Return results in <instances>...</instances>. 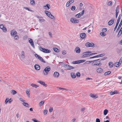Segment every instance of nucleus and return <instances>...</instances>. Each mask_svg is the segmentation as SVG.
<instances>
[{"mask_svg":"<svg viewBox=\"0 0 122 122\" xmlns=\"http://www.w3.org/2000/svg\"><path fill=\"white\" fill-rule=\"evenodd\" d=\"M93 62H93L92 63V66H101L102 65L100 59H98L92 61Z\"/></svg>","mask_w":122,"mask_h":122,"instance_id":"obj_1","label":"nucleus"},{"mask_svg":"<svg viewBox=\"0 0 122 122\" xmlns=\"http://www.w3.org/2000/svg\"><path fill=\"white\" fill-rule=\"evenodd\" d=\"M40 50L45 53H49L51 52V51L49 50L42 48L40 47L39 48Z\"/></svg>","mask_w":122,"mask_h":122,"instance_id":"obj_3","label":"nucleus"},{"mask_svg":"<svg viewBox=\"0 0 122 122\" xmlns=\"http://www.w3.org/2000/svg\"><path fill=\"white\" fill-rule=\"evenodd\" d=\"M108 112V110L107 109H105L104 111L103 112V114L104 115H106L107 114V113Z\"/></svg>","mask_w":122,"mask_h":122,"instance_id":"obj_34","label":"nucleus"},{"mask_svg":"<svg viewBox=\"0 0 122 122\" xmlns=\"http://www.w3.org/2000/svg\"><path fill=\"white\" fill-rule=\"evenodd\" d=\"M30 4L32 5H35V2L34 0H30Z\"/></svg>","mask_w":122,"mask_h":122,"instance_id":"obj_36","label":"nucleus"},{"mask_svg":"<svg viewBox=\"0 0 122 122\" xmlns=\"http://www.w3.org/2000/svg\"><path fill=\"white\" fill-rule=\"evenodd\" d=\"M51 70V68L49 66H47L44 69L43 72L44 74L45 75H47L48 74V72Z\"/></svg>","mask_w":122,"mask_h":122,"instance_id":"obj_2","label":"nucleus"},{"mask_svg":"<svg viewBox=\"0 0 122 122\" xmlns=\"http://www.w3.org/2000/svg\"><path fill=\"white\" fill-rule=\"evenodd\" d=\"M92 62H93L92 61H87L85 62L84 63V64H89Z\"/></svg>","mask_w":122,"mask_h":122,"instance_id":"obj_35","label":"nucleus"},{"mask_svg":"<svg viewBox=\"0 0 122 122\" xmlns=\"http://www.w3.org/2000/svg\"><path fill=\"white\" fill-rule=\"evenodd\" d=\"M100 34V35L102 36H105V35L104 34V33L103 32H101Z\"/></svg>","mask_w":122,"mask_h":122,"instance_id":"obj_50","label":"nucleus"},{"mask_svg":"<svg viewBox=\"0 0 122 122\" xmlns=\"http://www.w3.org/2000/svg\"><path fill=\"white\" fill-rule=\"evenodd\" d=\"M76 9L75 7L74 6H73L71 8V9L72 10H75Z\"/></svg>","mask_w":122,"mask_h":122,"instance_id":"obj_49","label":"nucleus"},{"mask_svg":"<svg viewBox=\"0 0 122 122\" xmlns=\"http://www.w3.org/2000/svg\"><path fill=\"white\" fill-rule=\"evenodd\" d=\"M35 56L38 59L39 58V57L40 56H39L37 54H35Z\"/></svg>","mask_w":122,"mask_h":122,"instance_id":"obj_61","label":"nucleus"},{"mask_svg":"<svg viewBox=\"0 0 122 122\" xmlns=\"http://www.w3.org/2000/svg\"><path fill=\"white\" fill-rule=\"evenodd\" d=\"M69 65L66 64H65L63 65V66L66 68L68 69Z\"/></svg>","mask_w":122,"mask_h":122,"instance_id":"obj_41","label":"nucleus"},{"mask_svg":"<svg viewBox=\"0 0 122 122\" xmlns=\"http://www.w3.org/2000/svg\"><path fill=\"white\" fill-rule=\"evenodd\" d=\"M80 74L79 72H77L76 74V75L77 77H79L80 76Z\"/></svg>","mask_w":122,"mask_h":122,"instance_id":"obj_47","label":"nucleus"},{"mask_svg":"<svg viewBox=\"0 0 122 122\" xmlns=\"http://www.w3.org/2000/svg\"><path fill=\"white\" fill-rule=\"evenodd\" d=\"M104 54H101L99 55H98L96 56V57H102L103 56H104Z\"/></svg>","mask_w":122,"mask_h":122,"instance_id":"obj_30","label":"nucleus"},{"mask_svg":"<svg viewBox=\"0 0 122 122\" xmlns=\"http://www.w3.org/2000/svg\"><path fill=\"white\" fill-rule=\"evenodd\" d=\"M16 33V31L15 30H13L11 31V35L12 36H14Z\"/></svg>","mask_w":122,"mask_h":122,"instance_id":"obj_14","label":"nucleus"},{"mask_svg":"<svg viewBox=\"0 0 122 122\" xmlns=\"http://www.w3.org/2000/svg\"><path fill=\"white\" fill-rule=\"evenodd\" d=\"M84 10H82L81 12L75 15V16L76 18H79L82 16L84 14Z\"/></svg>","mask_w":122,"mask_h":122,"instance_id":"obj_6","label":"nucleus"},{"mask_svg":"<svg viewBox=\"0 0 122 122\" xmlns=\"http://www.w3.org/2000/svg\"><path fill=\"white\" fill-rule=\"evenodd\" d=\"M59 74L57 72H55L53 75V76L55 77L58 78L59 76Z\"/></svg>","mask_w":122,"mask_h":122,"instance_id":"obj_11","label":"nucleus"},{"mask_svg":"<svg viewBox=\"0 0 122 122\" xmlns=\"http://www.w3.org/2000/svg\"><path fill=\"white\" fill-rule=\"evenodd\" d=\"M114 22V19H112L108 22V25L110 26L112 25L113 24Z\"/></svg>","mask_w":122,"mask_h":122,"instance_id":"obj_13","label":"nucleus"},{"mask_svg":"<svg viewBox=\"0 0 122 122\" xmlns=\"http://www.w3.org/2000/svg\"><path fill=\"white\" fill-rule=\"evenodd\" d=\"M34 67L35 69L37 70H39L40 68V66L37 64L35 65Z\"/></svg>","mask_w":122,"mask_h":122,"instance_id":"obj_16","label":"nucleus"},{"mask_svg":"<svg viewBox=\"0 0 122 122\" xmlns=\"http://www.w3.org/2000/svg\"><path fill=\"white\" fill-rule=\"evenodd\" d=\"M88 43H89V42H87L85 44V45L87 47H90V45L88 44Z\"/></svg>","mask_w":122,"mask_h":122,"instance_id":"obj_44","label":"nucleus"},{"mask_svg":"<svg viewBox=\"0 0 122 122\" xmlns=\"http://www.w3.org/2000/svg\"><path fill=\"white\" fill-rule=\"evenodd\" d=\"M112 2L111 1H110L108 3V5L109 6H110L112 5Z\"/></svg>","mask_w":122,"mask_h":122,"instance_id":"obj_51","label":"nucleus"},{"mask_svg":"<svg viewBox=\"0 0 122 122\" xmlns=\"http://www.w3.org/2000/svg\"><path fill=\"white\" fill-rule=\"evenodd\" d=\"M80 36L81 38L84 39L86 38V34L85 33H82L80 35Z\"/></svg>","mask_w":122,"mask_h":122,"instance_id":"obj_9","label":"nucleus"},{"mask_svg":"<svg viewBox=\"0 0 122 122\" xmlns=\"http://www.w3.org/2000/svg\"><path fill=\"white\" fill-rule=\"evenodd\" d=\"M45 12L46 15L49 17H50V15L51 14L50 12L47 10H45Z\"/></svg>","mask_w":122,"mask_h":122,"instance_id":"obj_19","label":"nucleus"},{"mask_svg":"<svg viewBox=\"0 0 122 122\" xmlns=\"http://www.w3.org/2000/svg\"><path fill=\"white\" fill-rule=\"evenodd\" d=\"M107 58V57H104L103 58H102L100 60V61H101L104 60L105 59H106Z\"/></svg>","mask_w":122,"mask_h":122,"instance_id":"obj_56","label":"nucleus"},{"mask_svg":"<svg viewBox=\"0 0 122 122\" xmlns=\"http://www.w3.org/2000/svg\"><path fill=\"white\" fill-rule=\"evenodd\" d=\"M19 36L18 35H15L14 36V39L15 40H18L19 39Z\"/></svg>","mask_w":122,"mask_h":122,"instance_id":"obj_40","label":"nucleus"},{"mask_svg":"<svg viewBox=\"0 0 122 122\" xmlns=\"http://www.w3.org/2000/svg\"><path fill=\"white\" fill-rule=\"evenodd\" d=\"M32 120L34 122H41L40 121L36 120V119H32Z\"/></svg>","mask_w":122,"mask_h":122,"instance_id":"obj_45","label":"nucleus"},{"mask_svg":"<svg viewBox=\"0 0 122 122\" xmlns=\"http://www.w3.org/2000/svg\"><path fill=\"white\" fill-rule=\"evenodd\" d=\"M88 44H89L90 45V47H92L94 46V44L93 43H88Z\"/></svg>","mask_w":122,"mask_h":122,"instance_id":"obj_42","label":"nucleus"},{"mask_svg":"<svg viewBox=\"0 0 122 122\" xmlns=\"http://www.w3.org/2000/svg\"><path fill=\"white\" fill-rule=\"evenodd\" d=\"M89 96L93 98L96 99L98 97V96L96 94L91 93L89 95Z\"/></svg>","mask_w":122,"mask_h":122,"instance_id":"obj_10","label":"nucleus"},{"mask_svg":"<svg viewBox=\"0 0 122 122\" xmlns=\"http://www.w3.org/2000/svg\"><path fill=\"white\" fill-rule=\"evenodd\" d=\"M45 21V20L43 19H39V21L40 22H44Z\"/></svg>","mask_w":122,"mask_h":122,"instance_id":"obj_46","label":"nucleus"},{"mask_svg":"<svg viewBox=\"0 0 122 122\" xmlns=\"http://www.w3.org/2000/svg\"><path fill=\"white\" fill-rule=\"evenodd\" d=\"M75 50L76 51V53H79L80 52V49L78 47L76 48Z\"/></svg>","mask_w":122,"mask_h":122,"instance_id":"obj_17","label":"nucleus"},{"mask_svg":"<svg viewBox=\"0 0 122 122\" xmlns=\"http://www.w3.org/2000/svg\"><path fill=\"white\" fill-rule=\"evenodd\" d=\"M29 39H30L29 41V42L30 43L32 47L34 48L35 47V46L32 40L30 38H29Z\"/></svg>","mask_w":122,"mask_h":122,"instance_id":"obj_12","label":"nucleus"},{"mask_svg":"<svg viewBox=\"0 0 122 122\" xmlns=\"http://www.w3.org/2000/svg\"><path fill=\"white\" fill-rule=\"evenodd\" d=\"M43 112V113L45 114V115L47 114V111L46 110H45Z\"/></svg>","mask_w":122,"mask_h":122,"instance_id":"obj_55","label":"nucleus"},{"mask_svg":"<svg viewBox=\"0 0 122 122\" xmlns=\"http://www.w3.org/2000/svg\"><path fill=\"white\" fill-rule=\"evenodd\" d=\"M30 85L32 86L33 87H34L35 88H37L39 86H38L37 85H36V84H34L33 83L31 84Z\"/></svg>","mask_w":122,"mask_h":122,"instance_id":"obj_24","label":"nucleus"},{"mask_svg":"<svg viewBox=\"0 0 122 122\" xmlns=\"http://www.w3.org/2000/svg\"><path fill=\"white\" fill-rule=\"evenodd\" d=\"M49 17L53 19H55V17L52 14L51 15H50V17Z\"/></svg>","mask_w":122,"mask_h":122,"instance_id":"obj_54","label":"nucleus"},{"mask_svg":"<svg viewBox=\"0 0 122 122\" xmlns=\"http://www.w3.org/2000/svg\"><path fill=\"white\" fill-rule=\"evenodd\" d=\"M29 91L27 90L26 91V93L27 94V95L28 97H30V93H29Z\"/></svg>","mask_w":122,"mask_h":122,"instance_id":"obj_37","label":"nucleus"},{"mask_svg":"<svg viewBox=\"0 0 122 122\" xmlns=\"http://www.w3.org/2000/svg\"><path fill=\"white\" fill-rule=\"evenodd\" d=\"M96 122H100V119L98 118H97L96 119Z\"/></svg>","mask_w":122,"mask_h":122,"instance_id":"obj_64","label":"nucleus"},{"mask_svg":"<svg viewBox=\"0 0 122 122\" xmlns=\"http://www.w3.org/2000/svg\"><path fill=\"white\" fill-rule=\"evenodd\" d=\"M53 49L54 51L56 52H59V50L56 48H53Z\"/></svg>","mask_w":122,"mask_h":122,"instance_id":"obj_33","label":"nucleus"},{"mask_svg":"<svg viewBox=\"0 0 122 122\" xmlns=\"http://www.w3.org/2000/svg\"><path fill=\"white\" fill-rule=\"evenodd\" d=\"M53 110V108L52 107H51L50 108L49 110V112H51Z\"/></svg>","mask_w":122,"mask_h":122,"instance_id":"obj_58","label":"nucleus"},{"mask_svg":"<svg viewBox=\"0 0 122 122\" xmlns=\"http://www.w3.org/2000/svg\"><path fill=\"white\" fill-rule=\"evenodd\" d=\"M74 2V0H70L69 1H68V3L69 2V3H70L71 4L72 3H73Z\"/></svg>","mask_w":122,"mask_h":122,"instance_id":"obj_53","label":"nucleus"},{"mask_svg":"<svg viewBox=\"0 0 122 122\" xmlns=\"http://www.w3.org/2000/svg\"><path fill=\"white\" fill-rule=\"evenodd\" d=\"M107 30V28H104L102 29V31L104 33V32H106Z\"/></svg>","mask_w":122,"mask_h":122,"instance_id":"obj_48","label":"nucleus"},{"mask_svg":"<svg viewBox=\"0 0 122 122\" xmlns=\"http://www.w3.org/2000/svg\"><path fill=\"white\" fill-rule=\"evenodd\" d=\"M1 29L2 30L3 32H6L7 31V29L4 26Z\"/></svg>","mask_w":122,"mask_h":122,"instance_id":"obj_31","label":"nucleus"},{"mask_svg":"<svg viewBox=\"0 0 122 122\" xmlns=\"http://www.w3.org/2000/svg\"><path fill=\"white\" fill-rule=\"evenodd\" d=\"M38 59H39L41 62L44 63H46V61L44 60L43 58L41 56H40L39 57Z\"/></svg>","mask_w":122,"mask_h":122,"instance_id":"obj_23","label":"nucleus"},{"mask_svg":"<svg viewBox=\"0 0 122 122\" xmlns=\"http://www.w3.org/2000/svg\"><path fill=\"white\" fill-rule=\"evenodd\" d=\"M22 104L24 106L26 107H28L29 106V104L27 103L23 102L22 103Z\"/></svg>","mask_w":122,"mask_h":122,"instance_id":"obj_27","label":"nucleus"},{"mask_svg":"<svg viewBox=\"0 0 122 122\" xmlns=\"http://www.w3.org/2000/svg\"><path fill=\"white\" fill-rule=\"evenodd\" d=\"M62 54L63 55H65L66 54V52L65 50H63L62 52Z\"/></svg>","mask_w":122,"mask_h":122,"instance_id":"obj_60","label":"nucleus"},{"mask_svg":"<svg viewBox=\"0 0 122 122\" xmlns=\"http://www.w3.org/2000/svg\"><path fill=\"white\" fill-rule=\"evenodd\" d=\"M108 64L109 66L110 67L112 68L113 66V64L112 62H109Z\"/></svg>","mask_w":122,"mask_h":122,"instance_id":"obj_26","label":"nucleus"},{"mask_svg":"<svg viewBox=\"0 0 122 122\" xmlns=\"http://www.w3.org/2000/svg\"><path fill=\"white\" fill-rule=\"evenodd\" d=\"M37 82L41 85H43L44 86L46 87L47 86V85L45 84L44 82L41 81H38Z\"/></svg>","mask_w":122,"mask_h":122,"instance_id":"obj_8","label":"nucleus"},{"mask_svg":"<svg viewBox=\"0 0 122 122\" xmlns=\"http://www.w3.org/2000/svg\"><path fill=\"white\" fill-rule=\"evenodd\" d=\"M119 13V8L118 7H117L116 9V17L117 18Z\"/></svg>","mask_w":122,"mask_h":122,"instance_id":"obj_18","label":"nucleus"},{"mask_svg":"<svg viewBox=\"0 0 122 122\" xmlns=\"http://www.w3.org/2000/svg\"><path fill=\"white\" fill-rule=\"evenodd\" d=\"M70 21L72 23H78L79 22L78 20H76L74 18H71Z\"/></svg>","mask_w":122,"mask_h":122,"instance_id":"obj_7","label":"nucleus"},{"mask_svg":"<svg viewBox=\"0 0 122 122\" xmlns=\"http://www.w3.org/2000/svg\"><path fill=\"white\" fill-rule=\"evenodd\" d=\"M91 52L86 51V52L83 53V55L82 56V58H84L85 57H87L91 56H92V53L88 54V53H91Z\"/></svg>","mask_w":122,"mask_h":122,"instance_id":"obj_5","label":"nucleus"},{"mask_svg":"<svg viewBox=\"0 0 122 122\" xmlns=\"http://www.w3.org/2000/svg\"><path fill=\"white\" fill-rule=\"evenodd\" d=\"M110 94L112 95H113L115 94H117L118 93L117 91H114V92L112 91L110 92Z\"/></svg>","mask_w":122,"mask_h":122,"instance_id":"obj_25","label":"nucleus"},{"mask_svg":"<svg viewBox=\"0 0 122 122\" xmlns=\"http://www.w3.org/2000/svg\"><path fill=\"white\" fill-rule=\"evenodd\" d=\"M45 9L46 10H48L50 9V5L48 4H47L45 6Z\"/></svg>","mask_w":122,"mask_h":122,"instance_id":"obj_22","label":"nucleus"},{"mask_svg":"<svg viewBox=\"0 0 122 122\" xmlns=\"http://www.w3.org/2000/svg\"><path fill=\"white\" fill-rule=\"evenodd\" d=\"M20 100L22 102H25V101L22 98H20Z\"/></svg>","mask_w":122,"mask_h":122,"instance_id":"obj_62","label":"nucleus"},{"mask_svg":"<svg viewBox=\"0 0 122 122\" xmlns=\"http://www.w3.org/2000/svg\"><path fill=\"white\" fill-rule=\"evenodd\" d=\"M44 103V101H41L39 103V105L40 106L42 105Z\"/></svg>","mask_w":122,"mask_h":122,"instance_id":"obj_38","label":"nucleus"},{"mask_svg":"<svg viewBox=\"0 0 122 122\" xmlns=\"http://www.w3.org/2000/svg\"><path fill=\"white\" fill-rule=\"evenodd\" d=\"M121 63L119 62H116L114 64V66L117 67H119L121 65Z\"/></svg>","mask_w":122,"mask_h":122,"instance_id":"obj_21","label":"nucleus"},{"mask_svg":"<svg viewBox=\"0 0 122 122\" xmlns=\"http://www.w3.org/2000/svg\"><path fill=\"white\" fill-rule=\"evenodd\" d=\"M122 34V30L120 29V30L119 32H118L117 35V36L118 37H119Z\"/></svg>","mask_w":122,"mask_h":122,"instance_id":"obj_28","label":"nucleus"},{"mask_svg":"<svg viewBox=\"0 0 122 122\" xmlns=\"http://www.w3.org/2000/svg\"><path fill=\"white\" fill-rule=\"evenodd\" d=\"M111 73V71H107L106 72L104 73V75L106 76L107 75L110 74Z\"/></svg>","mask_w":122,"mask_h":122,"instance_id":"obj_29","label":"nucleus"},{"mask_svg":"<svg viewBox=\"0 0 122 122\" xmlns=\"http://www.w3.org/2000/svg\"><path fill=\"white\" fill-rule=\"evenodd\" d=\"M49 35L50 36V37L51 38L52 37V33L51 32H49Z\"/></svg>","mask_w":122,"mask_h":122,"instance_id":"obj_59","label":"nucleus"},{"mask_svg":"<svg viewBox=\"0 0 122 122\" xmlns=\"http://www.w3.org/2000/svg\"><path fill=\"white\" fill-rule=\"evenodd\" d=\"M74 68H75L74 67L69 65V66L68 67V68L67 69L68 70H71V69H74Z\"/></svg>","mask_w":122,"mask_h":122,"instance_id":"obj_39","label":"nucleus"},{"mask_svg":"<svg viewBox=\"0 0 122 122\" xmlns=\"http://www.w3.org/2000/svg\"><path fill=\"white\" fill-rule=\"evenodd\" d=\"M24 8L25 9V10H27L31 12H33V10H30V9L28 7H24Z\"/></svg>","mask_w":122,"mask_h":122,"instance_id":"obj_32","label":"nucleus"},{"mask_svg":"<svg viewBox=\"0 0 122 122\" xmlns=\"http://www.w3.org/2000/svg\"><path fill=\"white\" fill-rule=\"evenodd\" d=\"M71 77L73 78H75L76 77V76L74 72H72L71 73Z\"/></svg>","mask_w":122,"mask_h":122,"instance_id":"obj_20","label":"nucleus"},{"mask_svg":"<svg viewBox=\"0 0 122 122\" xmlns=\"http://www.w3.org/2000/svg\"><path fill=\"white\" fill-rule=\"evenodd\" d=\"M97 71L98 73H102L103 72V70L101 68H98L97 69Z\"/></svg>","mask_w":122,"mask_h":122,"instance_id":"obj_15","label":"nucleus"},{"mask_svg":"<svg viewBox=\"0 0 122 122\" xmlns=\"http://www.w3.org/2000/svg\"><path fill=\"white\" fill-rule=\"evenodd\" d=\"M12 93L13 95H15L17 93L14 90H12Z\"/></svg>","mask_w":122,"mask_h":122,"instance_id":"obj_43","label":"nucleus"},{"mask_svg":"<svg viewBox=\"0 0 122 122\" xmlns=\"http://www.w3.org/2000/svg\"><path fill=\"white\" fill-rule=\"evenodd\" d=\"M4 26L3 25V24H1L0 25V28L1 29Z\"/></svg>","mask_w":122,"mask_h":122,"instance_id":"obj_63","label":"nucleus"},{"mask_svg":"<svg viewBox=\"0 0 122 122\" xmlns=\"http://www.w3.org/2000/svg\"><path fill=\"white\" fill-rule=\"evenodd\" d=\"M9 101V98H6L5 101V104H7L8 102Z\"/></svg>","mask_w":122,"mask_h":122,"instance_id":"obj_52","label":"nucleus"},{"mask_svg":"<svg viewBox=\"0 0 122 122\" xmlns=\"http://www.w3.org/2000/svg\"><path fill=\"white\" fill-rule=\"evenodd\" d=\"M68 2H67L66 6L67 7H68L71 4V3H69V2H68Z\"/></svg>","mask_w":122,"mask_h":122,"instance_id":"obj_57","label":"nucleus"},{"mask_svg":"<svg viewBox=\"0 0 122 122\" xmlns=\"http://www.w3.org/2000/svg\"><path fill=\"white\" fill-rule=\"evenodd\" d=\"M122 14H119V15L118 16V18L117 20V21L116 25L115 26L114 28V31H115L116 30L117 28V27L118 25V24L120 22V19L121 18V17L122 16Z\"/></svg>","mask_w":122,"mask_h":122,"instance_id":"obj_4","label":"nucleus"}]
</instances>
